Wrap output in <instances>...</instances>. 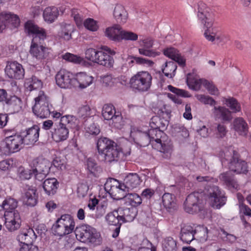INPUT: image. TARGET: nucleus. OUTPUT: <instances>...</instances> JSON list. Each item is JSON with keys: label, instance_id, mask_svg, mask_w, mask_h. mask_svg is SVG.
Masks as SVG:
<instances>
[{"label": "nucleus", "instance_id": "1", "mask_svg": "<svg viewBox=\"0 0 251 251\" xmlns=\"http://www.w3.org/2000/svg\"><path fill=\"white\" fill-rule=\"evenodd\" d=\"M197 9L199 20L207 28L204 33L205 38L215 44L221 43L223 40L221 34L210 29L213 24V15L210 8L205 3L200 1L197 3Z\"/></svg>", "mask_w": 251, "mask_h": 251}, {"label": "nucleus", "instance_id": "2", "mask_svg": "<svg viewBox=\"0 0 251 251\" xmlns=\"http://www.w3.org/2000/svg\"><path fill=\"white\" fill-rule=\"evenodd\" d=\"M78 125V120L73 115L61 117L59 125L51 131L52 139L56 142L66 140L69 136V128H75Z\"/></svg>", "mask_w": 251, "mask_h": 251}, {"label": "nucleus", "instance_id": "3", "mask_svg": "<svg viewBox=\"0 0 251 251\" xmlns=\"http://www.w3.org/2000/svg\"><path fill=\"white\" fill-rule=\"evenodd\" d=\"M142 180L139 174L137 173H129L125 178L124 183H120L118 180L114 178H111L109 181H107L106 185L109 183H112L114 185L111 186V190L112 193L120 192H126L129 189L137 188L141 184Z\"/></svg>", "mask_w": 251, "mask_h": 251}, {"label": "nucleus", "instance_id": "4", "mask_svg": "<svg viewBox=\"0 0 251 251\" xmlns=\"http://www.w3.org/2000/svg\"><path fill=\"white\" fill-rule=\"evenodd\" d=\"M75 234L76 238L82 242L91 243L95 245H100L101 243L100 234L90 226L84 225L76 227Z\"/></svg>", "mask_w": 251, "mask_h": 251}, {"label": "nucleus", "instance_id": "5", "mask_svg": "<svg viewBox=\"0 0 251 251\" xmlns=\"http://www.w3.org/2000/svg\"><path fill=\"white\" fill-rule=\"evenodd\" d=\"M152 76L147 71L138 72L130 79L131 87L139 92H146L151 85Z\"/></svg>", "mask_w": 251, "mask_h": 251}, {"label": "nucleus", "instance_id": "6", "mask_svg": "<svg viewBox=\"0 0 251 251\" xmlns=\"http://www.w3.org/2000/svg\"><path fill=\"white\" fill-rule=\"evenodd\" d=\"M24 144L23 136L18 134L7 137L0 144V149L2 153L6 155L19 151Z\"/></svg>", "mask_w": 251, "mask_h": 251}, {"label": "nucleus", "instance_id": "7", "mask_svg": "<svg viewBox=\"0 0 251 251\" xmlns=\"http://www.w3.org/2000/svg\"><path fill=\"white\" fill-rule=\"evenodd\" d=\"M204 193L194 192L189 194L184 202V209L190 214L197 213L203 208Z\"/></svg>", "mask_w": 251, "mask_h": 251}, {"label": "nucleus", "instance_id": "8", "mask_svg": "<svg viewBox=\"0 0 251 251\" xmlns=\"http://www.w3.org/2000/svg\"><path fill=\"white\" fill-rule=\"evenodd\" d=\"M208 229L206 227L198 226L197 228L194 229L191 226H184L181 228L180 239L185 243H190L195 239V235L199 238H206Z\"/></svg>", "mask_w": 251, "mask_h": 251}, {"label": "nucleus", "instance_id": "9", "mask_svg": "<svg viewBox=\"0 0 251 251\" xmlns=\"http://www.w3.org/2000/svg\"><path fill=\"white\" fill-rule=\"evenodd\" d=\"M35 103L32 107L34 114L40 118H47L51 112L49 98L44 92L40 91L38 96L35 99Z\"/></svg>", "mask_w": 251, "mask_h": 251}, {"label": "nucleus", "instance_id": "10", "mask_svg": "<svg viewBox=\"0 0 251 251\" xmlns=\"http://www.w3.org/2000/svg\"><path fill=\"white\" fill-rule=\"evenodd\" d=\"M30 165L31 168H33V175H34L35 179L39 181L44 180L49 173L50 163L41 157L33 159Z\"/></svg>", "mask_w": 251, "mask_h": 251}, {"label": "nucleus", "instance_id": "11", "mask_svg": "<svg viewBox=\"0 0 251 251\" xmlns=\"http://www.w3.org/2000/svg\"><path fill=\"white\" fill-rule=\"evenodd\" d=\"M25 28L29 35L32 36L31 43H42L47 38L45 29L40 27L31 21L25 23Z\"/></svg>", "mask_w": 251, "mask_h": 251}, {"label": "nucleus", "instance_id": "12", "mask_svg": "<svg viewBox=\"0 0 251 251\" xmlns=\"http://www.w3.org/2000/svg\"><path fill=\"white\" fill-rule=\"evenodd\" d=\"M207 196L210 205L214 208L219 209L226 203V199L222 194L219 187L210 186L207 190Z\"/></svg>", "mask_w": 251, "mask_h": 251}, {"label": "nucleus", "instance_id": "13", "mask_svg": "<svg viewBox=\"0 0 251 251\" xmlns=\"http://www.w3.org/2000/svg\"><path fill=\"white\" fill-rule=\"evenodd\" d=\"M123 155V152L121 148L116 145L108 151H105V153L98 155V158L100 162L105 164H111L118 162Z\"/></svg>", "mask_w": 251, "mask_h": 251}, {"label": "nucleus", "instance_id": "14", "mask_svg": "<svg viewBox=\"0 0 251 251\" xmlns=\"http://www.w3.org/2000/svg\"><path fill=\"white\" fill-rule=\"evenodd\" d=\"M74 75L66 70H61L55 76L57 85L62 88L74 87Z\"/></svg>", "mask_w": 251, "mask_h": 251}, {"label": "nucleus", "instance_id": "15", "mask_svg": "<svg viewBox=\"0 0 251 251\" xmlns=\"http://www.w3.org/2000/svg\"><path fill=\"white\" fill-rule=\"evenodd\" d=\"M5 73L10 78L22 79L25 75L23 66L17 61L8 62L5 69Z\"/></svg>", "mask_w": 251, "mask_h": 251}, {"label": "nucleus", "instance_id": "16", "mask_svg": "<svg viewBox=\"0 0 251 251\" xmlns=\"http://www.w3.org/2000/svg\"><path fill=\"white\" fill-rule=\"evenodd\" d=\"M4 216L5 218L4 225L8 231H14L20 227L21 219L18 211L5 213Z\"/></svg>", "mask_w": 251, "mask_h": 251}, {"label": "nucleus", "instance_id": "17", "mask_svg": "<svg viewBox=\"0 0 251 251\" xmlns=\"http://www.w3.org/2000/svg\"><path fill=\"white\" fill-rule=\"evenodd\" d=\"M229 168L232 172L237 174H246L248 172L247 163L239 159V154L235 151H233V156L229 163Z\"/></svg>", "mask_w": 251, "mask_h": 251}, {"label": "nucleus", "instance_id": "18", "mask_svg": "<svg viewBox=\"0 0 251 251\" xmlns=\"http://www.w3.org/2000/svg\"><path fill=\"white\" fill-rule=\"evenodd\" d=\"M50 49L43 46L42 43H31L29 52L37 60H42L47 58Z\"/></svg>", "mask_w": 251, "mask_h": 251}, {"label": "nucleus", "instance_id": "19", "mask_svg": "<svg viewBox=\"0 0 251 251\" xmlns=\"http://www.w3.org/2000/svg\"><path fill=\"white\" fill-rule=\"evenodd\" d=\"M117 200L125 199L126 203H128L132 207H134L139 205L142 203V199L140 196L136 193H128L126 192H117L114 195Z\"/></svg>", "mask_w": 251, "mask_h": 251}, {"label": "nucleus", "instance_id": "20", "mask_svg": "<svg viewBox=\"0 0 251 251\" xmlns=\"http://www.w3.org/2000/svg\"><path fill=\"white\" fill-rule=\"evenodd\" d=\"M213 114L215 120H220L223 124L230 122L233 118L231 112L224 106H214Z\"/></svg>", "mask_w": 251, "mask_h": 251}, {"label": "nucleus", "instance_id": "21", "mask_svg": "<svg viewBox=\"0 0 251 251\" xmlns=\"http://www.w3.org/2000/svg\"><path fill=\"white\" fill-rule=\"evenodd\" d=\"M40 128L37 125H34L26 130V134L23 136L24 144L28 145H33L38 140Z\"/></svg>", "mask_w": 251, "mask_h": 251}, {"label": "nucleus", "instance_id": "22", "mask_svg": "<svg viewBox=\"0 0 251 251\" xmlns=\"http://www.w3.org/2000/svg\"><path fill=\"white\" fill-rule=\"evenodd\" d=\"M140 44L141 46L143 47V48L139 49V52L140 54L153 57L160 54L159 52L149 50L152 47L153 44V40L151 38H147L140 40Z\"/></svg>", "mask_w": 251, "mask_h": 251}, {"label": "nucleus", "instance_id": "23", "mask_svg": "<svg viewBox=\"0 0 251 251\" xmlns=\"http://www.w3.org/2000/svg\"><path fill=\"white\" fill-rule=\"evenodd\" d=\"M93 80L92 76L88 75L86 73L80 72L76 75L75 77H74V87L85 88L92 83Z\"/></svg>", "mask_w": 251, "mask_h": 251}, {"label": "nucleus", "instance_id": "24", "mask_svg": "<svg viewBox=\"0 0 251 251\" xmlns=\"http://www.w3.org/2000/svg\"><path fill=\"white\" fill-rule=\"evenodd\" d=\"M231 172L230 171L221 174L219 179L229 189H237L239 185Z\"/></svg>", "mask_w": 251, "mask_h": 251}, {"label": "nucleus", "instance_id": "25", "mask_svg": "<svg viewBox=\"0 0 251 251\" xmlns=\"http://www.w3.org/2000/svg\"><path fill=\"white\" fill-rule=\"evenodd\" d=\"M117 209L122 224L132 222L135 218L137 213L136 209L134 207H120Z\"/></svg>", "mask_w": 251, "mask_h": 251}, {"label": "nucleus", "instance_id": "26", "mask_svg": "<svg viewBox=\"0 0 251 251\" xmlns=\"http://www.w3.org/2000/svg\"><path fill=\"white\" fill-rule=\"evenodd\" d=\"M147 132L140 130L131 132V136L134 142L140 147H146L151 143V138Z\"/></svg>", "mask_w": 251, "mask_h": 251}, {"label": "nucleus", "instance_id": "27", "mask_svg": "<svg viewBox=\"0 0 251 251\" xmlns=\"http://www.w3.org/2000/svg\"><path fill=\"white\" fill-rule=\"evenodd\" d=\"M117 144L113 140L106 138L102 137L100 138L97 143V148L98 150V155H101L105 153V151H108Z\"/></svg>", "mask_w": 251, "mask_h": 251}, {"label": "nucleus", "instance_id": "28", "mask_svg": "<svg viewBox=\"0 0 251 251\" xmlns=\"http://www.w3.org/2000/svg\"><path fill=\"white\" fill-rule=\"evenodd\" d=\"M17 238L21 243L30 245L36 238V235L34 230L29 228L23 230Z\"/></svg>", "mask_w": 251, "mask_h": 251}, {"label": "nucleus", "instance_id": "29", "mask_svg": "<svg viewBox=\"0 0 251 251\" xmlns=\"http://www.w3.org/2000/svg\"><path fill=\"white\" fill-rule=\"evenodd\" d=\"M123 28L120 25L115 24L112 26L107 28L105 30V35L110 40L117 42H121V34Z\"/></svg>", "mask_w": 251, "mask_h": 251}, {"label": "nucleus", "instance_id": "30", "mask_svg": "<svg viewBox=\"0 0 251 251\" xmlns=\"http://www.w3.org/2000/svg\"><path fill=\"white\" fill-rule=\"evenodd\" d=\"M162 200L164 207L168 211L173 212L176 209V199L174 195L166 193L162 196Z\"/></svg>", "mask_w": 251, "mask_h": 251}, {"label": "nucleus", "instance_id": "31", "mask_svg": "<svg viewBox=\"0 0 251 251\" xmlns=\"http://www.w3.org/2000/svg\"><path fill=\"white\" fill-rule=\"evenodd\" d=\"M59 185V182L55 178L46 179L43 184V187L45 193L48 195H53L57 191Z\"/></svg>", "mask_w": 251, "mask_h": 251}, {"label": "nucleus", "instance_id": "32", "mask_svg": "<svg viewBox=\"0 0 251 251\" xmlns=\"http://www.w3.org/2000/svg\"><path fill=\"white\" fill-rule=\"evenodd\" d=\"M36 192V189L31 188H29L25 191L23 196V201L25 204L29 206H34L37 204L38 196Z\"/></svg>", "mask_w": 251, "mask_h": 251}, {"label": "nucleus", "instance_id": "33", "mask_svg": "<svg viewBox=\"0 0 251 251\" xmlns=\"http://www.w3.org/2000/svg\"><path fill=\"white\" fill-rule=\"evenodd\" d=\"M0 20H4L6 24V27H9L11 28H17L20 25V20L17 15L2 13Z\"/></svg>", "mask_w": 251, "mask_h": 251}, {"label": "nucleus", "instance_id": "34", "mask_svg": "<svg viewBox=\"0 0 251 251\" xmlns=\"http://www.w3.org/2000/svg\"><path fill=\"white\" fill-rule=\"evenodd\" d=\"M113 16L118 23L124 24L126 22L128 14L123 6L117 5L113 11Z\"/></svg>", "mask_w": 251, "mask_h": 251}, {"label": "nucleus", "instance_id": "35", "mask_svg": "<svg viewBox=\"0 0 251 251\" xmlns=\"http://www.w3.org/2000/svg\"><path fill=\"white\" fill-rule=\"evenodd\" d=\"M9 111L14 114L20 112L22 108L23 103L22 100L17 97L14 96L11 97L6 101Z\"/></svg>", "mask_w": 251, "mask_h": 251}, {"label": "nucleus", "instance_id": "36", "mask_svg": "<svg viewBox=\"0 0 251 251\" xmlns=\"http://www.w3.org/2000/svg\"><path fill=\"white\" fill-rule=\"evenodd\" d=\"M75 30V27L73 25L65 23H62L60 36L64 40L69 41L72 38V34Z\"/></svg>", "mask_w": 251, "mask_h": 251}, {"label": "nucleus", "instance_id": "37", "mask_svg": "<svg viewBox=\"0 0 251 251\" xmlns=\"http://www.w3.org/2000/svg\"><path fill=\"white\" fill-rule=\"evenodd\" d=\"M234 129L240 135H246L248 132V126L247 123L241 117L236 118L233 122Z\"/></svg>", "mask_w": 251, "mask_h": 251}, {"label": "nucleus", "instance_id": "38", "mask_svg": "<svg viewBox=\"0 0 251 251\" xmlns=\"http://www.w3.org/2000/svg\"><path fill=\"white\" fill-rule=\"evenodd\" d=\"M58 15V9L54 6L47 7L43 12V17L45 21L50 23L54 22Z\"/></svg>", "mask_w": 251, "mask_h": 251}, {"label": "nucleus", "instance_id": "39", "mask_svg": "<svg viewBox=\"0 0 251 251\" xmlns=\"http://www.w3.org/2000/svg\"><path fill=\"white\" fill-rule=\"evenodd\" d=\"M51 230L54 235L60 237L72 233L58 220H57L55 223L53 225Z\"/></svg>", "mask_w": 251, "mask_h": 251}, {"label": "nucleus", "instance_id": "40", "mask_svg": "<svg viewBox=\"0 0 251 251\" xmlns=\"http://www.w3.org/2000/svg\"><path fill=\"white\" fill-rule=\"evenodd\" d=\"M57 220L65 226L66 228L69 229V231H70L71 232L74 231L75 226V222L74 218L71 215L63 214Z\"/></svg>", "mask_w": 251, "mask_h": 251}, {"label": "nucleus", "instance_id": "41", "mask_svg": "<svg viewBox=\"0 0 251 251\" xmlns=\"http://www.w3.org/2000/svg\"><path fill=\"white\" fill-rule=\"evenodd\" d=\"M168 122L161 119L159 116H155L152 117L150 122V126L151 128H153L163 131L166 128Z\"/></svg>", "mask_w": 251, "mask_h": 251}, {"label": "nucleus", "instance_id": "42", "mask_svg": "<svg viewBox=\"0 0 251 251\" xmlns=\"http://www.w3.org/2000/svg\"><path fill=\"white\" fill-rule=\"evenodd\" d=\"M102 49L104 51L107 52L108 54L104 57L103 61L101 62V65L108 68L113 67L114 63V60L112 56L115 54V51L111 50L110 48L106 46L103 47Z\"/></svg>", "mask_w": 251, "mask_h": 251}, {"label": "nucleus", "instance_id": "43", "mask_svg": "<svg viewBox=\"0 0 251 251\" xmlns=\"http://www.w3.org/2000/svg\"><path fill=\"white\" fill-rule=\"evenodd\" d=\"M177 66L176 63L173 61L166 62L164 67H162V71L165 75L169 78H173L175 75V72Z\"/></svg>", "mask_w": 251, "mask_h": 251}, {"label": "nucleus", "instance_id": "44", "mask_svg": "<svg viewBox=\"0 0 251 251\" xmlns=\"http://www.w3.org/2000/svg\"><path fill=\"white\" fill-rule=\"evenodd\" d=\"M202 80L205 79L195 78L190 73L187 75V84L190 88L194 90L198 91L201 89V86L202 85Z\"/></svg>", "mask_w": 251, "mask_h": 251}, {"label": "nucleus", "instance_id": "45", "mask_svg": "<svg viewBox=\"0 0 251 251\" xmlns=\"http://www.w3.org/2000/svg\"><path fill=\"white\" fill-rule=\"evenodd\" d=\"M105 220L110 225L117 226L122 224L118 209L108 213L105 216Z\"/></svg>", "mask_w": 251, "mask_h": 251}, {"label": "nucleus", "instance_id": "46", "mask_svg": "<svg viewBox=\"0 0 251 251\" xmlns=\"http://www.w3.org/2000/svg\"><path fill=\"white\" fill-rule=\"evenodd\" d=\"M18 201L11 198H6L2 202L1 206L5 210V213L17 211L15 209L17 207Z\"/></svg>", "mask_w": 251, "mask_h": 251}, {"label": "nucleus", "instance_id": "47", "mask_svg": "<svg viewBox=\"0 0 251 251\" xmlns=\"http://www.w3.org/2000/svg\"><path fill=\"white\" fill-rule=\"evenodd\" d=\"M117 113L114 106L111 104H105L102 110V115L106 120H110Z\"/></svg>", "mask_w": 251, "mask_h": 251}, {"label": "nucleus", "instance_id": "48", "mask_svg": "<svg viewBox=\"0 0 251 251\" xmlns=\"http://www.w3.org/2000/svg\"><path fill=\"white\" fill-rule=\"evenodd\" d=\"M162 248L164 251H176V242L171 237H166L163 241Z\"/></svg>", "mask_w": 251, "mask_h": 251}, {"label": "nucleus", "instance_id": "49", "mask_svg": "<svg viewBox=\"0 0 251 251\" xmlns=\"http://www.w3.org/2000/svg\"><path fill=\"white\" fill-rule=\"evenodd\" d=\"M87 168L94 176H96L102 171V169L98 165L94 160L88 158L87 161Z\"/></svg>", "mask_w": 251, "mask_h": 251}, {"label": "nucleus", "instance_id": "50", "mask_svg": "<svg viewBox=\"0 0 251 251\" xmlns=\"http://www.w3.org/2000/svg\"><path fill=\"white\" fill-rule=\"evenodd\" d=\"M84 125L86 131L90 134L97 135L100 132L99 127L97 126L91 119L88 121H85Z\"/></svg>", "mask_w": 251, "mask_h": 251}, {"label": "nucleus", "instance_id": "51", "mask_svg": "<svg viewBox=\"0 0 251 251\" xmlns=\"http://www.w3.org/2000/svg\"><path fill=\"white\" fill-rule=\"evenodd\" d=\"M160 146V151L164 153L170 154L173 150V144L170 140H164L163 139L161 143H158Z\"/></svg>", "mask_w": 251, "mask_h": 251}, {"label": "nucleus", "instance_id": "52", "mask_svg": "<svg viewBox=\"0 0 251 251\" xmlns=\"http://www.w3.org/2000/svg\"><path fill=\"white\" fill-rule=\"evenodd\" d=\"M33 173V168L28 169L21 166L18 169L19 176L22 180L30 179L32 176Z\"/></svg>", "mask_w": 251, "mask_h": 251}, {"label": "nucleus", "instance_id": "53", "mask_svg": "<svg viewBox=\"0 0 251 251\" xmlns=\"http://www.w3.org/2000/svg\"><path fill=\"white\" fill-rule=\"evenodd\" d=\"M62 58L67 61L75 64H80L83 61V58L81 57L69 52L63 54Z\"/></svg>", "mask_w": 251, "mask_h": 251}, {"label": "nucleus", "instance_id": "54", "mask_svg": "<svg viewBox=\"0 0 251 251\" xmlns=\"http://www.w3.org/2000/svg\"><path fill=\"white\" fill-rule=\"evenodd\" d=\"M226 104L233 113H236L241 110V106L239 103L234 98H232L226 99Z\"/></svg>", "mask_w": 251, "mask_h": 251}, {"label": "nucleus", "instance_id": "55", "mask_svg": "<svg viewBox=\"0 0 251 251\" xmlns=\"http://www.w3.org/2000/svg\"><path fill=\"white\" fill-rule=\"evenodd\" d=\"M77 114L78 117L82 119L90 118L91 115L90 107L88 105L81 106L78 108Z\"/></svg>", "mask_w": 251, "mask_h": 251}, {"label": "nucleus", "instance_id": "56", "mask_svg": "<svg viewBox=\"0 0 251 251\" xmlns=\"http://www.w3.org/2000/svg\"><path fill=\"white\" fill-rule=\"evenodd\" d=\"M128 59H133V60H130L129 63H133L136 62V63L138 64H146L149 66H151L153 64V61L151 60L140 57L130 56L128 58Z\"/></svg>", "mask_w": 251, "mask_h": 251}, {"label": "nucleus", "instance_id": "57", "mask_svg": "<svg viewBox=\"0 0 251 251\" xmlns=\"http://www.w3.org/2000/svg\"><path fill=\"white\" fill-rule=\"evenodd\" d=\"M195 97L198 100L205 104L214 105L216 103V101L212 98L208 96H205L202 94H197L195 95Z\"/></svg>", "mask_w": 251, "mask_h": 251}, {"label": "nucleus", "instance_id": "58", "mask_svg": "<svg viewBox=\"0 0 251 251\" xmlns=\"http://www.w3.org/2000/svg\"><path fill=\"white\" fill-rule=\"evenodd\" d=\"M121 35V41L123 40L135 41L138 39V37L136 33L125 30H123Z\"/></svg>", "mask_w": 251, "mask_h": 251}, {"label": "nucleus", "instance_id": "59", "mask_svg": "<svg viewBox=\"0 0 251 251\" xmlns=\"http://www.w3.org/2000/svg\"><path fill=\"white\" fill-rule=\"evenodd\" d=\"M110 120H112V124L117 128H121L124 125L122 117L119 112H117Z\"/></svg>", "mask_w": 251, "mask_h": 251}, {"label": "nucleus", "instance_id": "60", "mask_svg": "<svg viewBox=\"0 0 251 251\" xmlns=\"http://www.w3.org/2000/svg\"><path fill=\"white\" fill-rule=\"evenodd\" d=\"M15 162L12 158L2 160L0 162V169L3 171H7L13 168Z\"/></svg>", "mask_w": 251, "mask_h": 251}, {"label": "nucleus", "instance_id": "61", "mask_svg": "<svg viewBox=\"0 0 251 251\" xmlns=\"http://www.w3.org/2000/svg\"><path fill=\"white\" fill-rule=\"evenodd\" d=\"M227 130L226 126L223 124H217L215 129V134L217 138H223L226 134Z\"/></svg>", "mask_w": 251, "mask_h": 251}, {"label": "nucleus", "instance_id": "62", "mask_svg": "<svg viewBox=\"0 0 251 251\" xmlns=\"http://www.w3.org/2000/svg\"><path fill=\"white\" fill-rule=\"evenodd\" d=\"M71 16L78 26H81L83 23V18L80 12L76 9H73L71 11Z\"/></svg>", "mask_w": 251, "mask_h": 251}, {"label": "nucleus", "instance_id": "63", "mask_svg": "<svg viewBox=\"0 0 251 251\" xmlns=\"http://www.w3.org/2000/svg\"><path fill=\"white\" fill-rule=\"evenodd\" d=\"M83 25L87 29L91 31H95L98 28L96 21L91 18L85 20L83 22Z\"/></svg>", "mask_w": 251, "mask_h": 251}, {"label": "nucleus", "instance_id": "64", "mask_svg": "<svg viewBox=\"0 0 251 251\" xmlns=\"http://www.w3.org/2000/svg\"><path fill=\"white\" fill-rule=\"evenodd\" d=\"M99 51L93 48L87 49L85 51V58L87 60L95 63Z\"/></svg>", "mask_w": 251, "mask_h": 251}]
</instances>
